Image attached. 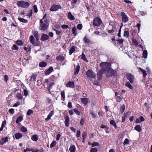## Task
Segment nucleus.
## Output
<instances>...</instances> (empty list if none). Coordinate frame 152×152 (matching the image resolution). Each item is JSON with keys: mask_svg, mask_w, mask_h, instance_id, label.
I'll list each match as a JSON object with an SVG mask.
<instances>
[{"mask_svg": "<svg viewBox=\"0 0 152 152\" xmlns=\"http://www.w3.org/2000/svg\"><path fill=\"white\" fill-rule=\"evenodd\" d=\"M81 132L80 130H78L77 132L76 136L77 137H80Z\"/></svg>", "mask_w": 152, "mask_h": 152, "instance_id": "bf43d9fd", "label": "nucleus"}, {"mask_svg": "<svg viewBox=\"0 0 152 152\" xmlns=\"http://www.w3.org/2000/svg\"><path fill=\"white\" fill-rule=\"evenodd\" d=\"M116 99L117 101L119 102H120L122 99V98L118 96H117L116 97Z\"/></svg>", "mask_w": 152, "mask_h": 152, "instance_id": "5fc2aeb1", "label": "nucleus"}, {"mask_svg": "<svg viewBox=\"0 0 152 152\" xmlns=\"http://www.w3.org/2000/svg\"><path fill=\"white\" fill-rule=\"evenodd\" d=\"M16 96L18 99H21L23 98L22 96L20 93H18L16 95Z\"/></svg>", "mask_w": 152, "mask_h": 152, "instance_id": "49530a36", "label": "nucleus"}, {"mask_svg": "<svg viewBox=\"0 0 152 152\" xmlns=\"http://www.w3.org/2000/svg\"><path fill=\"white\" fill-rule=\"evenodd\" d=\"M34 12L35 13L37 12H38V10L37 6L36 5H34Z\"/></svg>", "mask_w": 152, "mask_h": 152, "instance_id": "052dcab7", "label": "nucleus"}, {"mask_svg": "<svg viewBox=\"0 0 152 152\" xmlns=\"http://www.w3.org/2000/svg\"><path fill=\"white\" fill-rule=\"evenodd\" d=\"M80 70V66L79 65H77L76 66V68L75 69V71L74 72V74L75 75L77 74Z\"/></svg>", "mask_w": 152, "mask_h": 152, "instance_id": "a878e982", "label": "nucleus"}, {"mask_svg": "<svg viewBox=\"0 0 152 152\" xmlns=\"http://www.w3.org/2000/svg\"><path fill=\"white\" fill-rule=\"evenodd\" d=\"M16 44L18 45L21 46L22 45L23 42L22 41L18 40L16 42Z\"/></svg>", "mask_w": 152, "mask_h": 152, "instance_id": "a18cd8bd", "label": "nucleus"}, {"mask_svg": "<svg viewBox=\"0 0 152 152\" xmlns=\"http://www.w3.org/2000/svg\"><path fill=\"white\" fill-rule=\"evenodd\" d=\"M107 71L106 75L107 77H112L115 75V72L113 69L109 68Z\"/></svg>", "mask_w": 152, "mask_h": 152, "instance_id": "39448f33", "label": "nucleus"}, {"mask_svg": "<svg viewBox=\"0 0 152 152\" xmlns=\"http://www.w3.org/2000/svg\"><path fill=\"white\" fill-rule=\"evenodd\" d=\"M47 65V64L46 62L42 61L39 63V65L40 67H45Z\"/></svg>", "mask_w": 152, "mask_h": 152, "instance_id": "cd10ccee", "label": "nucleus"}, {"mask_svg": "<svg viewBox=\"0 0 152 152\" xmlns=\"http://www.w3.org/2000/svg\"><path fill=\"white\" fill-rule=\"evenodd\" d=\"M139 69L141 70L142 72L143 76L144 77H145L147 75V73L145 70L142 69L140 67L139 68Z\"/></svg>", "mask_w": 152, "mask_h": 152, "instance_id": "473e14b6", "label": "nucleus"}, {"mask_svg": "<svg viewBox=\"0 0 152 152\" xmlns=\"http://www.w3.org/2000/svg\"><path fill=\"white\" fill-rule=\"evenodd\" d=\"M33 113V111L32 110H29L27 112V115H30L31 114Z\"/></svg>", "mask_w": 152, "mask_h": 152, "instance_id": "864d4df0", "label": "nucleus"}, {"mask_svg": "<svg viewBox=\"0 0 152 152\" xmlns=\"http://www.w3.org/2000/svg\"><path fill=\"white\" fill-rule=\"evenodd\" d=\"M76 47L75 46H72L69 51V53L70 55H71L75 51Z\"/></svg>", "mask_w": 152, "mask_h": 152, "instance_id": "393cba45", "label": "nucleus"}, {"mask_svg": "<svg viewBox=\"0 0 152 152\" xmlns=\"http://www.w3.org/2000/svg\"><path fill=\"white\" fill-rule=\"evenodd\" d=\"M12 49L13 50H18V48L17 46L16 45H13Z\"/></svg>", "mask_w": 152, "mask_h": 152, "instance_id": "4d7b16f0", "label": "nucleus"}, {"mask_svg": "<svg viewBox=\"0 0 152 152\" xmlns=\"http://www.w3.org/2000/svg\"><path fill=\"white\" fill-rule=\"evenodd\" d=\"M17 4L18 7L23 8H27L29 6V4L28 2H26L23 1H18Z\"/></svg>", "mask_w": 152, "mask_h": 152, "instance_id": "f03ea898", "label": "nucleus"}, {"mask_svg": "<svg viewBox=\"0 0 152 152\" xmlns=\"http://www.w3.org/2000/svg\"><path fill=\"white\" fill-rule=\"evenodd\" d=\"M134 129L139 132H140L141 130V128L140 126L139 125H137L134 128Z\"/></svg>", "mask_w": 152, "mask_h": 152, "instance_id": "c85d7f7f", "label": "nucleus"}, {"mask_svg": "<svg viewBox=\"0 0 152 152\" xmlns=\"http://www.w3.org/2000/svg\"><path fill=\"white\" fill-rule=\"evenodd\" d=\"M101 20L98 17L94 18L93 21V24L94 26H98L100 25Z\"/></svg>", "mask_w": 152, "mask_h": 152, "instance_id": "6e6552de", "label": "nucleus"}, {"mask_svg": "<svg viewBox=\"0 0 152 152\" xmlns=\"http://www.w3.org/2000/svg\"><path fill=\"white\" fill-rule=\"evenodd\" d=\"M53 70V68L52 66L50 67L45 72V74L46 75H48L52 72Z\"/></svg>", "mask_w": 152, "mask_h": 152, "instance_id": "4468645a", "label": "nucleus"}, {"mask_svg": "<svg viewBox=\"0 0 152 152\" xmlns=\"http://www.w3.org/2000/svg\"><path fill=\"white\" fill-rule=\"evenodd\" d=\"M103 73H103L102 71H101V70L98 72L97 74V76L98 80H99L102 79Z\"/></svg>", "mask_w": 152, "mask_h": 152, "instance_id": "9d476101", "label": "nucleus"}, {"mask_svg": "<svg viewBox=\"0 0 152 152\" xmlns=\"http://www.w3.org/2000/svg\"><path fill=\"white\" fill-rule=\"evenodd\" d=\"M38 32H35L34 34V36L36 38H38Z\"/></svg>", "mask_w": 152, "mask_h": 152, "instance_id": "0e129e2a", "label": "nucleus"}, {"mask_svg": "<svg viewBox=\"0 0 152 152\" xmlns=\"http://www.w3.org/2000/svg\"><path fill=\"white\" fill-rule=\"evenodd\" d=\"M15 137L16 139L18 140L21 138L22 137V134L20 133H17L15 134Z\"/></svg>", "mask_w": 152, "mask_h": 152, "instance_id": "a211bd4d", "label": "nucleus"}, {"mask_svg": "<svg viewBox=\"0 0 152 152\" xmlns=\"http://www.w3.org/2000/svg\"><path fill=\"white\" fill-rule=\"evenodd\" d=\"M36 77V75H33L31 76V78L30 80L31 81H35V79Z\"/></svg>", "mask_w": 152, "mask_h": 152, "instance_id": "c9c22d12", "label": "nucleus"}, {"mask_svg": "<svg viewBox=\"0 0 152 152\" xmlns=\"http://www.w3.org/2000/svg\"><path fill=\"white\" fill-rule=\"evenodd\" d=\"M126 77L127 79L131 83H132L134 80V76L131 74L128 73L126 74Z\"/></svg>", "mask_w": 152, "mask_h": 152, "instance_id": "423d86ee", "label": "nucleus"}, {"mask_svg": "<svg viewBox=\"0 0 152 152\" xmlns=\"http://www.w3.org/2000/svg\"><path fill=\"white\" fill-rule=\"evenodd\" d=\"M4 77V80L7 82L9 79L8 76L7 75H5Z\"/></svg>", "mask_w": 152, "mask_h": 152, "instance_id": "69168bd1", "label": "nucleus"}, {"mask_svg": "<svg viewBox=\"0 0 152 152\" xmlns=\"http://www.w3.org/2000/svg\"><path fill=\"white\" fill-rule=\"evenodd\" d=\"M61 97L63 98V99H62V100L63 101L64 100L65 98V92L64 91H63L61 92Z\"/></svg>", "mask_w": 152, "mask_h": 152, "instance_id": "79ce46f5", "label": "nucleus"}, {"mask_svg": "<svg viewBox=\"0 0 152 152\" xmlns=\"http://www.w3.org/2000/svg\"><path fill=\"white\" fill-rule=\"evenodd\" d=\"M129 31H124V37H129Z\"/></svg>", "mask_w": 152, "mask_h": 152, "instance_id": "a19ab883", "label": "nucleus"}, {"mask_svg": "<svg viewBox=\"0 0 152 152\" xmlns=\"http://www.w3.org/2000/svg\"><path fill=\"white\" fill-rule=\"evenodd\" d=\"M20 130L23 132H26L27 131V129L23 126L21 127Z\"/></svg>", "mask_w": 152, "mask_h": 152, "instance_id": "ea45409f", "label": "nucleus"}, {"mask_svg": "<svg viewBox=\"0 0 152 152\" xmlns=\"http://www.w3.org/2000/svg\"><path fill=\"white\" fill-rule=\"evenodd\" d=\"M128 117V114L127 113H124L122 117V122H124L125 120Z\"/></svg>", "mask_w": 152, "mask_h": 152, "instance_id": "7c9ffc66", "label": "nucleus"}, {"mask_svg": "<svg viewBox=\"0 0 152 152\" xmlns=\"http://www.w3.org/2000/svg\"><path fill=\"white\" fill-rule=\"evenodd\" d=\"M81 101L85 105H86L88 101V99L87 98H83L81 99Z\"/></svg>", "mask_w": 152, "mask_h": 152, "instance_id": "6ab92c4d", "label": "nucleus"}, {"mask_svg": "<svg viewBox=\"0 0 152 152\" xmlns=\"http://www.w3.org/2000/svg\"><path fill=\"white\" fill-rule=\"evenodd\" d=\"M54 113V112L52 110L50 112V113L48 115V117L46 118L45 120L46 121H48L49 120L51 117L53 115Z\"/></svg>", "mask_w": 152, "mask_h": 152, "instance_id": "dca6fc26", "label": "nucleus"}, {"mask_svg": "<svg viewBox=\"0 0 152 152\" xmlns=\"http://www.w3.org/2000/svg\"><path fill=\"white\" fill-rule=\"evenodd\" d=\"M30 42L31 44L34 45L35 44V39L33 36L31 35L30 37Z\"/></svg>", "mask_w": 152, "mask_h": 152, "instance_id": "aec40b11", "label": "nucleus"}, {"mask_svg": "<svg viewBox=\"0 0 152 152\" xmlns=\"http://www.w3.org/2000/svg\"><path fill=\"white\" fill-rule=\"evenodd\" d=\"M60 137H61L60 134H58L57 135L56 138V139L57 141H58L59 140Z\"/></svg>", "mask_w": 152, "mask_h": 152, "instance_id": "e2e57ef3", "label": "nucleus"}, {"mask_svg": "<svg viewBox=\"0 0 152 152\" xmlns=\"http://www.w3.org/2000/svg\"><path fill=\"white\" fill-rule=\"evenodd\" d=\"M68 18L69 19L71 20H74L75 19L74 16L72 15L70 12H69L68 13Z\"/></svg>", "mask_w": 152, "mask_h": 152, "instance_id": "412c9836", "label": "nucleus"}, {"mask_svg": "<svg viewBox=\"0 0 152 152\" xmlns=\"http://www.w3.org/2000/svg\"><path fill=\"white\" fill-rule=\"evenodd\" d=\"M61 7L59 4H53L51 7L50 10L51 11H57L58 9H61Z\"/></svg>", "mask_w": 152, "mask_h": 152, "instance_id": "20e7f679", "label": "nucleus"}, {"mask_svg": "<svg viewBox=\"0 0 152 152\" xmlns=\"http://www.w3.org/2000/svg\"><path fill=\"white\" fill-rule=\"evenodd\" d=\"M125 106L124 104H123L121 106L120 108V112L121 114H122L124 111L125 109Z\"/></svg>", "mask_w": 152, "mask_h": 152, "instance_id": "c756f323", "label": "nucleus"}, {"mask_svg": "<svg viewBox=\"0 0 152 152\" xmlns=\"http://www.w3.org/2000/svg\"><path fill=\"white\" fill-rule=\"evenodd\" d=\"M49 38V37L48 35L45 34H42L41 37V40L42 41H45L48 39Z\"/></svg>", "mask_w": 152, "mask_h": 152, "instance_id": "ddd939ff", "label": "nucleus"}, {"mask_svg": "<svg viewBox=\"0 0 152 152\" xmlns=\"http://www.w3.org/2000/svg\"><path fill=\"white\" fill-rule=\"evenodd\" d=\"M118 43L120 44H122L124 42V40L122 39H118L117 40Z\"/></svg>", "mask_w": 152, "mask_h": 152, "instance_id": "6e6d98bb", "label": "nucleus"}, {"mask_svg": "<svg viewBox=\"0 0 152 152\" xmlns=\"http://www.w3.org/2000/svg\"><path fill=\"white\" fill-rule=\"evenodd\" d=\"M129 140L127 138H126L124 140V145L128 144L129 143Z\"/></svg>", "mask_w": 152, "mask_h": 152, "instance_id": "680f3d73", "label": "nucleus"}, {"mask_svg": "<svg viewBox=\"0 0 152 152\" xmlns=\"http://www.w3.org/2000/svg\"><path fill=\"white\" fill-rule=\"evenodd\" d=\"M64 58L63 56H59L57 57L56 59L57 61H61L64 60Z\"/></svg>", "mask_w": 152, "mask_h": 152, "instance_id": "b1692460", "label": "nucleus"}, {"mask_svg": "<svg viewBox=\"0 0 152 152\" xmlns=\"http://www.w3.org/2000/svg\"><path fill=\"white\" fill-rule=\"evenodd\" d=\"M110 123L115 128H117V126L116 125L115 122L113 120H111L110 122Z\"/></svg>", "mask_w": 152, "mask_h": 152, "instance_id": "f704fd0d", "label": "nucleus"}, {"mask_svg": "<svg viewBox=\"0 0 152 152\" xmlns=\"http://www.w3.org/2000/svg\"><path fill=\"white\" fill-rule=\"evenodd\" d=\"M82 25L80 24H78L77 26V28L79 30H81L82 29Z\"/></svg>", "mask_w": 152, "mask_h": 152, "instance_id": "3c124183", "label": "nucleus"}, {"mask_svg": "<svg viewBox=\"0 0 152 152\" xmlns=\"http://www.w3.org/2000/svg\"><path fill=\"white\" fill-rule=\"evenodd\" d=\"M56 144V142L55 141H53L50 144V147L52 148L54 147Z\"/></svg>", "mask_w": 152, "mask_h": 152, "instance_id": "37998d69", "label": "nucleus"}, {"mask_svg": "<svg viewBox=\"0 0 152 152\" xmlns=\"http://www.w3.org/2000/svg\"><path fill=\"white\" fill-rule=\"evenodd\" d=\"M98 150L96 148H92L90 151V152H97Z\"/></svg>", "mask_w": 152, "mask_h": 152, "instance_id": "09e8293b", "label": "nucleus"}, {"mask_svg": "<svg viewBox=\"0 0 152 152\" xmlns=\"http://www.w3.org/2000/svg\"><path fill=\"white\" fill-rule=\"evenodd\" d=\"M86 74L89 77L94 78L96 77V74L90 69L87 72Z\"/></svg>", "mask_w": 152, "mask_h": 152, "instance_id": "0eeeda50", "label": "nucleus"}, {"mask_svg": "<svg viewBox=\"0 0 152 152\" xmlns=\"http://www.w3.org/2000/svg\"><path fill=\"white\" fill-rule=\"evenodd\" d=\"M69 118L68 116H67L65 118V125L66 127H68L69 126Z\"/></svg>", "mask_w": 152, "mask_h": 152, "instance_id": "f3484780", "label": "nucleus"}, {"mask_svg": "<svg viewBox=\"0 0 152 152\" xmlns=\"http://www.w3.org/2000/svg\"><path fill=\"white\" fill-rule=\"evenodd\" d=\"M142 55L143 57L144 58H147L148 53L147 51L146 50H143Z\"/></svg>", "mask_w": 152, "mask_h": 152, "instance_id": "2f4dec72", "label": "nucleus"}, {"mask_svg": "<svg viewBox=\"0 0 152 152\" xmlns=\"http://www.w3.org/2000/svg\"><path fill=\"white\" fill-rule=\"evenodd\" d=\"M14 110L13 108L10 109L9 110L10 113L12 115L14 113Z\"/></svg>", "mask_w": 152, "mask_h": 152, "instance_id": "13d9d810", "label": "nucleus"}, {"mask_svg": "<svg viewBox=\"0 0 152 152\" xmlns=\"http://www.w3.org/2000/svg\"><path fill=\"white\" fill-rule=\"evenodd\" d=\"M70 152H75V147L74 145H73L70 147L69 148Z\"/></svg>", "mask_w": 152, "mask_h": 152, "instance_id": "bb28decb", "label": "nucleus"}, {"mask_svg": "<svg viewBox=\"0 0 152 152\" xmlns=\"http://www.w3.org/2000/svg\"><path fill=\"white\" fill-rule=\"evenodd\" d=\"M41 23L40 27H41L40 29L43 31H45L48 28V22L46 20H44V21L41 20L40 21Z\"/></svg>", "mask_w": 152, "mask_h": 152, "instance_id": "7ed1b4c3", "label": "nucleus"}, {"mask_svg": "<svg viewBox=\"0 0 152 152\" xmlns=\"http://www.w3.org/2000/svg\"><path fill=\"white\" fill-rule=\"evenodd\" d=\"M86 135L87 134L86 132H84L82 134V137H83V140L86 139Z\"/></svg>", "mask_w": 152, "mask_h": 152, "instance_id": "603ef678", "label": "nucleus"}, {"mask_svg": "<svg viewBox=\"0 0 152 152\" xmlns=\"http://www.w3.org/2000/svg\"><path fill=\"white\" fill-rule=\"evenodd\" d=\"M121 15L123 22L126 23L128 21L129 19L127 16L124 12H121Z\"/></svg>", "mask_w": 152, "mask_h": 152, "instance_id": "1a4fd4ad", "label": "nucleus"}, {"mask_svg": "<svg viewBox=\"0 0 152 152\" xmlns=\"http://www.w3.org/2000/svg\"><path fill=\"white\" fill-rule=\"evenodd\" d=\"M81 58L84 61H85L86 62L88 61L87 59L86 58V56L83 53L82 54V57Z\"/></svg>", "mask_w": 152, "mask_h": 152, "instance_id": "c03bdc74", "label": "nucleus"}, {"mask_svg": "<svg viewBox=\"0 0 152 152\" xmlns=\"http://www.w3.org/2000/svg\"><path fill=\"white\" fill-rule=\"evenodd\" d=\"M68 26L66 25H62L61 26V28L63 29L67 28H68Z\"/></svg>", "mask_w": 152, "mask_h": 152, "instance_id": "338daca9", "label": "nucleus"}, {"mask_svg": "<svg viewBox=\"0 0 152 152\" xmlns=\"http://www.w3.org/2000/svg\"><path fill=\"white\" fill-rule=\"evenodd\" d=\"M99 144L98 142H94L92 145V147H94L95 146H98L99 145Z\"/></svg>", "mask_w": 152, "mask_h": 152, "instance_id": "de8ad7c7", "label": "nucleus"}, {"mask_svg": "<svg viewBox=\"0 0 152 152\" xmlns=\"http://www.w3.org/2000/svg\"><path fill=\"white\" fill-rule=\"evenodd\" d=\"M74 111L75 113H76L77 115H80V113L79 111L77 109H75L74 110Z\"/></svg>", "mask_w": 152, "mask_h": 152, "instance_id": "8fccbe9b", "label": "nucleus"}, {"mask_svg": "<svg viewBox=\"0 0 152 152\" xmlns=\"http://www.w3.org/2000/svg\"><path fill=\"white\" fill-rule=\"evenodd\" d=\"M83 41L86 44L90 43V41L88 37L85 36L83 38Z\"/></svg>", "mask_w": 152, "mask_h": 152, "instance_id": "4be33fe9", "label": "nucleus"}, {"mask_svg": "<svg viewBox=\"0 0 152 152\" xmlns=\"http://www.w3.org/2000/svg\"><path fill=\"white\" fill-rule=\"evenodd\" d=\"M125 85L127 87H128L130 89H133L132 87V86L131 85H130V83L129 82H127Z\"/></svg>", "mask_w": 152, "mask_h": 152, "instance_id": "4c0bfd02", "label": "nucleus"}, {"mask_svg": "<svg viewBox=\"0 0 152 152\" xmlns=\"http://www.w3.org/2000/svg\"><path fill=\"white\" fill-rule=\"evenodd\" d=\"M145 120L144 118L142 116L140 117L139 118L136 119L135 121L136 123H138L144 121Z\"/></svg>", "mask_w": 152, "mask_h": 152, "instance_id": "f8f14e48", "label": "nucleus"}, {"mask_svg": "<svg viewBox=\"0 0 152 152\" xmlns=\"http://www.w3.org/2000/svg\"><path fill=\"white\" fill-rule=\"evenodd\" d=\"M23 118L22 116H19L16 121V123L17 124H19L20 122L23 120Z\"/></svg>", "mask_w": 152, "mask_h": 152, "instance_id": "72a5a7b5", "label": "nucleus"}, {"mask_svg": "<svg viewBox=\"0 0 152 152\" xmlns=\"http://www.w3.org/2000/svg\"><path fill=\"white\" fill-rule=\"evenodd\" d=\"M100 66L102 67L100 70L102 71L103 73H104L109 68L110 64L107 62H103L100 64Z\"/></svg>", "mask_w": 152, "mask_h": 152, "instance_id": "f257e3e1", "label": "nucleus"}, {"mask_svg": "<svg viewBox=\"0 0 152 152\" xmlns=\"http://www.w3.org/2000/svg\"><path fill=\"white\" fill-rule=\"evenodd\" d=\"M8 137H7L4 138H2L0 140V144L1 145H3L8 141Z\"/></svg>", "mask_w": 152, "mask_h": 152, "instance_id": "9b49d317", "label": "nucleus"}, {"mask_svg": "<svg viewBox=\"0 0 152 152\" xmlns=\"http://www.w3.org/2000/svg\"><path fill=\"white\" fill-rule=\"evenodd\" d=\"M76 29L75 27H73L72 28V34L75 36L77 35V34L76 32Z\"/></svg>", "mask_w": 152, "mask_h": 152, "instance_id": "58836bf2", "label": "nucleus"}, {"mask_svg": "<svg viewBox=\"0 0 152 152\" xmlns=\"http://www.w3.org/2000/svg\"><path fill=\"white\" fill-rule=\"evenodd\" d=\"M66 86L67 87H69L73 88L75 86L74 83L73 82L69 81L66 84Z\"/></svg>", "mask_w": 152, "mask_h": 152, "instance_id": "2eb2a0df", "label": "nucleus"}, {"mask_svg": "<svg viewBox=\"0 0 152 152\" xmlns=\"http://www.w3.org/2000/svg\"><path fill=\"white\" fill-rule=\"evenodd\" d=\"M32 140L34 141H36L38 140V136L36 134L34 135L31 137Z\"/></svg>", "mask_w": 152, "mask_h": 152, "instance_id": "5701e85b", "label": "nucleus"}, {"mask_svg": "<svg viewBox=\"0 0 152 152\" xmlns=\"http://www.w3.org/2000/svg\"><path fill=\"white\" fill-rule=\"evenodd\" d=\"M18 20L20 21L23 23H27L28 22V20H27L23 18H18Z\"/></svg>", "mask_w": 152, "mask_h": 152, "instance_id": "e433bc0d", "label": "nucleus"}, {"mask_svg": "<svg viewBox=\"0 0 152 152\" xmlns=\"http://www.w3.org/2000/svg\"><path fill=\"white\" fill-rule=\"evenodd\" d=\"M132 42L135 45H137L138 44V42L137 40L135 39H133L132 40Z\"/></svg>", "mask_w": 152, "mask_h": 152, "instance_id": "774afa93", "label": "nucleus"}]
</instances>
